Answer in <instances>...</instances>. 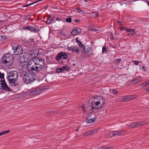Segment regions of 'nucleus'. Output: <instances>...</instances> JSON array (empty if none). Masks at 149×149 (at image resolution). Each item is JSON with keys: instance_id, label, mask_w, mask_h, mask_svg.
<instances>
[{"instance_id": "nucleus-1", "label": "nucleus", "mask_w": 149, "mask_h": 149, "mask_svg": "<svg viewBox=\"0 0 149 149\" xmlns=\"http://www.w3.org/2000/svg\"><path fill=\"white\" fill-rule=\"evenodd\" d=\"M7 79L9 84L12 86H16L18 84V72L15 70L7 72Z\"/></svg>"}, {"instance_id": "nucleus-2", "label": "nucleus", "mask_w": 149, "mask_h": 149, "mask_svg": "<svg viewBox=\"0 0 149 149\" xmlns=\"http://www.w3.org/2000/svg\"><path fill=\"white\" fill-rule=\"evenodd\" d=\"M22 76H24L23 80L26 83H29L36 80L37 77V72H31L28 73L26 71H22L20 72Z\"/></svg>"}, {"instance_id": "nucleus-3", "label": "nucleus", "mask_w": 149, "mask_h": 149, "mask_svg": "<svg viewBox=\"0 0 149 149\" xmlns=\"http://www.w3.org/2000/svg\"><path fill=\"white\" fill-rule=\"evenodd\" d=\"M96 104H94L93 102H92L90 104H88L86 107V112L88 114L93 112H95V109H99V107H97Z\"/></svg>"}, {"instance_id": "nucleus-4", "label": "nucleus", "mask_w": 149, "mask_h": 149, "mask_svg": "<svg viewBox=\"0 0 149 149\" xmlns=\"http://www.w3.org/2000/svg\"><path fill=\"white\" fill-rule=\"evenodd\" d=\"M13 58L12 56L9 54H6L3 57L2 61L3 63L7 65L8 63L10 65L12 63L11 60Z\"/></svg>"}, {"instance_id": "nucleus-5", "label": "nucleus", "mask_w": 149, "mask_h": 149, "mask_svg": "<svg viewBox=\"0 0 149 149\" xmlns=\"http://www.w3.org/2000/svg\"><path fill=\"white\" fill-rule=\"evenodd\" d=\"M97 99L98 100L97 101L93 102L94 104H96L97 107H99L100 109L101 107H102L105 104V100L101 96L97 97Z\"/></svg>"}, {"instance_id": "nucleus-6", "label": "nucleus", "mask_w": 149, "mask_h": 149, "mask_svg": "<svg viewBox=\"0 0 149 149\" xmlns=\"http://www.w3.org/2000/svg\"><path fill=\"white\" fill-rule=\"evenodd\" d=\"M2 89L6 91L12 92L13 91L11 89L9 86H8L5 80H3L2 81Z\"/></svg>"}, {"instance_id": "nucleus-7", "label": "nucleus", "mask_w": 149, "mask_h": 149, "mask_svg": "<svg viewBox=\"0 0 149 149\" xmlns=\"http://www.w3.org/2000/svg\"><path fill=\"white\" fill-rule=\"evenodd\" d=\"M67 55L66 54L62 52H61L58 54V56L56 58V59L58 60H59L61 58L66 59H67Z\"/></svg>"}, {"instance_id": "nucleus-8", "label": "nucleus", "mask_w": 149, "mask_h": 149, "mask_svg": "<svg viewBox=\"0 0 149 149\" xmlns=\"http://www.w3.org/2000/svg\"><path fill=\"white\" fill-rule=\"evenodd\" d=\"M20 66L21 67V69H22L21 72H22V71H26V70H28V67H29L28 65V63L26 62H24L21 63L20 65Z\"/></svg>"}, {"instance_id": "nucleus-9", "label": "nucleus", "mask_w": 149, "mask_h": 149, "mask_svg": "<svg viewBox=\"0 0 149 149\" xmlns=\"http://www.w3.org/2000/svg\"><path fill=\"white\" fill-rule=\"evenodd\" d=\"M38 71L41 70L43 68L44 65V62L40 58H38Z\"/></svg>"}, {"instance_id": "nucleus-10", "label": "nucleus", "mask_w": 149, "mask_h": 149, "mask_svg": "<svg viewBox=\"0 0 149 149\" xmlns=\"http://www.w3.org/2000/svg\"><path fill=\"white\" fill-rule=\"evenodd\" d=\"M36 59L35 58L34 59L33 58L32 61H31L30 62L28 63V70L29 71H33V65H35V60Z\"/></svg>"}, {"instance_id": "nucleus-11", "label": "nucleus", "mask_w": 149, "mask_h": 149, "mask_svg": "<svg viewBox=\"0 0 149 149\" xmlns=\"http://www.w3.org/2000/svg\"><path fill=\"white\" fill-rule=\"evenodd\" d=\"M68 49L70 52H76L77 54L79 53V49L77 47V46H75L74 47L71 46L68 47Z\"/></svg>"}, {"instance_id": "nucleus-12", "label": "nucleus", "mask_w": 149, "mask_h": 149, "mask_svg": "<svg viewBox=\"0 0 149 149\" xmlns=\"http://www.w3.org/2000/svg\"><path fill=\"white\" fill-rule=\"evenodd\" d=\"M23 49L21 46L18 47L17 48V50L16 52H14V54L15 55H19L23 53Z\"/></svg>"}, {"instance_id": "nucleus-13", "label": "nucleus", "mask_w": 149, "mask_h": 149, "mask_svg": "<svg viewBox=\"0 0 149 149\" xmlns=\"http://www.w3.org/2000/svg\"><path fill=\"white\" fill-rule=\"evenodd\" d=\"M77 28L73 29L72 31H71V35L72 36H74L77 35V34H78L81 32V31L80 29H77Z\"/></svg>"}, {"instance_id": "nucleus-14", "label": "nucleus", "mask_w": 149, "mask_h": 149, "mask_svg": "<svg viewBox=\"0 0 149 149\" xmlns=\"http://www.w3.org/2000/svg\"><path fill=\"white\" fill-rule=\"evenodd\" d=\"M24 29L26 30H29L31 32L34 31V32H37V30L34 27L31 26H28L24 28Z\"/></svg>"}, {"instance_id": "nucleus-15", "label": "nucleus", "mask_w": 149, "mask_h": 149, "mask_svg": "<svg viewBox=\"0 0 149 149\" xmlns=\"http://www.w3.org/2000/svg\"><path fill=\"white\" fill-rule=\"evenodd\" d=\"M129 127H131L132 128L136 127L139 126V122L133 123L132 124H130L128 125Z\"/></svg>"}, {"instance_id": "nucleus-16", "label": "nucleus", "mask_w": 149, "mask_h": 149, "mask_svg": "<svg viewBox=\"0 0 149 149\" xmlns=\"http://www.w3.org/2000/svg\"><path fill=\"white\" fill-rule=\"evenodd\" d=\"M113 136H114L115 135H120L122 134V133L123 132V131L122 130H120V131H113Z\"/></svg>"}, {"instance_id": "nucleus-17", "label": "nucleus", "mask_w": 149, "mask_h": 149, "mask_svg": "<svg viewBox=\"0 0 149 149\" xmlns=\"http://www.w3.org/2000/svg\"><path fill=\"white\" fill-rule=\"evenodd\" d=\"M45 89V87L42 86L38 87V94L42 92Z\"/></svg>"}, {"instance_id": "nucleus-18", "label": "nucleus", "mask_w": 149, "mask_h": 149, "mask_svg": "<svg viewBox=\"0 0 149 149\" xmlns=\"http://www.w3.org/2000/svg\"><path fill=\"white\" fill-rule=\"evenodd\" d=\"M20 45H18V44L16 43H13L12 45V49L13 50L14 52H16V50H17V48Z\"/></svg>"}, {"instance_id": "nucleus-19", "label": "nucleus", "mask_w": 149, "mask_h": 149, "mask_svg": "<svg viewBox=\"0 0 149 149\" xmlns=\"http://www.w3.org/2000/svg\"><path fill=\"white\" fill-rule=\"evenodd\" d=\"M6 39V37L5 36H0V43H3L5 41Z\"/></svg>"}, {"instance_id": "nucleus-20", "label": "nucleus", "mask_w": 149, "mask_h": 149, "mask_svg": "<svg viewBox=\"0 0 149 149\" xmlns=\"http://www.w3.org/2000/svg\"><path fill=\"white\" fill-rule=\"evenodd\" d=\"M75 41L78 43V45L80 47H84V46L82 44L81 42L79 40L78 37L76 38Z\"/></svg>"}, {"instance_id": "nucleus-21", "label": "nucleus", "mask_w": 149, "mask_h": 149, "mask_svg": "<svg viewBox=\"0 0 149 149\" xmlns=\"http://www.w3.org/2000/svg\"><path fill=\"white\" fill-rule=\"evenodd\" d=\"M36 61V60H35V65H33V71H35L36 72H37V63Z\"/></svg>"}, {"instance_id": "nucleus-22", "label": "nucleus", "mask_w": 149, "mask_h": 149, "mask_svg": "<svg viewBox=\"0 0 149 149\" xmlns=\"http://www.w3.org/2000/svg\"><path fill=\"white\" fill-rule=\"evenodd\" d=\"M96 118H90L89 119H88L87 121V123H93L95 122Z\"/></svg>"}, {"instance_id": "nucleus-23", "label": "nucleus", "mask_w": 149, "mask_h": 149, "mask_svg": "<svg viewBox=\"0 0 149 149\" xmlns=\"http://www.w3.org/2000/svg\"><path fill=\"white\" fill-rule=\"evenodd\" d=\"M149 85V80L146 82H144L141 85V86L142 87L147 86Z\"/></svg>"}, {"instance_id": "nucleus-24", "label": "nucleus", "mask_w": 149, "mask_h": 149, "mask_svg": "<svg viewBox=\"0 0 149 149\" xmlns=\"http://www.w3.org/2000/svg\"><path fill=\"white\" fill-rule=\"evenodd\" d=\"M10 132V130L3 131L0 132V136L4 134L8 133Z\"/></svg>"}, {"instance_id": "nucleus-25", "label": "nucleus", "mask_w": 149, "mask_h": 149, "mask_svg": "<svg viewBox=\"0 0 149 149\" xmlns=\"http://www.w3.org/2000/svg\"><path fill=\"white\" fill-rule=\"evenodd\" d=\"M4 74L2 73L0 71V80H5L4 78Z\"/></svg>"}, {"instance_id": "nucleus-26", "label": "nucleus", "mask_w": 149, "mask_h": 149, "mask_svg": "<svg viewBox=\"0 0 149 149\" xmlns=\"http://www.w3.org/2000/svg\"><path fill=\"white\" fill-rule=\"evenodd\" d=\"M31 93L32 95H36L37 94V89H35L32 90L31 92Z\"/></svg>"}, {"instance_id": "nucleus-27", "label": "nucleus", "mask_w": 149, "mask_h": 149, "mask_svg": "<svg viewBox=\"0 0 149 149\" xmlns=\"http://www.w3.org/2000/svg\"><path fill=\"white\" fill-rule=\"evenodd\" d=\"M64 71L63 67V66L60 68H58L57 69V72L58 73L63 72Z\"/></svg>"}, {"instance_id": "nucleus-28", "label": "nucleus", "mask_w": 149, "mask_h": 149, "mask_svg": "<svg viewBox=\"0 0 149 149\" xmlns=\"http://www.w3.org/2000/svg\"><path fill=\"white\" fill-rule=\"evenodd\" d=\"M141 79L140 78H136L135 79H133L132 81L133 82H134L135 83H137L140 81Z\"/></svg>"}, {"instance_id": "nucleus-29", "label": "nucleus", "mask_w": 149, "mask_h": 149, "mask_svg": "<svg viewBox=\"0 0 149 149\" xmlns=\"http://www.w3.org/2000/svg\"><path fill=\"white\" fill-rule=\"evenodd\" d=\"M66 21L68 23H70L72 22V18L71 16H70L68 18H66Z\"/></svg>"}, {"instance_id": "nucleus-30", "label": "nucleus", "mask_w": 149, "mask_h": 149, "mask_svg": "<svg viewBox=\"0 0 149 149\" xmlns=\"http://www.w3.org/2000/svg\"><path fill=\"white\" fill-rule=\"evenodd\" d=\"M106 49L107 48L106 47V46L105 45H104V46L102 48V53L104 54V52L106 53L107 52V51H106Z\"/></svg>"}, {"instance_id": "nucleus-31", "label": "nucleus", "mask_w": 149, "mask_h": 149, "mask_svg": "<svg viewBox=\"0 0 149 149\" xmlns=\"http://www.w3.org/2000/svg\"><path fill=\"white\" fill-rule=\"evenodd\" d=\"M90 133H91L89 131H88L85 133H83V135L84 136H88L90 135Z\"/></svg>"}, {"instance_id": "nucleus-32", "label": "nucleus", "mask_w": 149, "mask_h": 149, "mask_svg": "<svg viewBox=\"0 0 149 149\" xmlns=\"http://www.w3.org/2000/svg\"><path fill=\"white\" fill-rule=\"evenodd\" d=\"M37 3V1H36L35 2H34L28 4L27 5L24 6H23V7H27V6H30V5H33V4H35L36 3Z\"/></svg>"}, {"instance_id": "nucleus-33", "label": "nucleus", "mask_w": 149, "mask_h": 149, "mask_svg": "<svg viewBox=\"0 0 149 149\" xmlns=\"http://www.w3.org/2000/svg\"><path fill=\"white\" fill-rule=\"evenodd\" d=\"M146 122L143 121V122H139V126L140 125H143L146 124Z\"/></svg>"}, {"instance_id": "nucleus-34", "label": "nucleus", "mask_w": 149, "mask_h": 149, "mask_svg": "<svg viewBox=\"0 0 149 149\" xmlns=\"http://www.w3.org/2000/svg\"><path fill=\"white\" fill-rule=\"evenodd\" d=\"M63 67L64 70H65L66 71H68L69 70V68L66 66H65Z\"/></svg>"}, {"instance_id": "nucleus-35", "label": "nucleus", "mask_w": 149, "mask_h": 149, "mask_svg": "<svg viewBox=\"0 0 149 149\" xmlns=\"http://www.w3.org/2000/svg\"><path fill=\"white\" fill-rule=\"evenodd\" d=\"M76 10L79 13L83 12V10H81V9H80L79 8H76Z\"/></svg>"}, {"instance_id": "nucleus-36", "label": "nucleus", "mask_w": 149, "mask_h": 149, "mask_svg": "<svg viewBox=\"0 0 149 149\" xmlns=\"http://www.w3.org/2000/svg\"><path fill=\"white\" fill-rule=\"evenodd\" d=\"M130 100H132L135 99L136 98V97L134 95H133L132 96H130Z\"/></svg>"}, {"instance_id": "nucleus-37", "label": "nucleus", "mask_w": 149, "mask_h": 149, "mask_svg": "<svg viewBox=\"0 0 149 149\" xmlns=\"http://www.w3.org/2000/svg\"><path fill=\"white\" fill-rule=\"evenodd\" d=\"M45 0H38V4L45 2Z\"/></svg>"}, {"instance_id": "nucleus-38", "label": "nucleus", "mask_w": 149, "mask_h": 149, "mask_svg": "<svg viewBox=\"0 0 149 149\" xmlns=\"http://www.w3.org/2000/svg\"><path fill=\"white\" fill-rule=\"evenodd\" d=\"M96 131V130H93L91 131H89V132H90L91 133H90V135H91L93 134H94V132H95Z\"/></svg>"}, {"instance_id": "nucleus-39", "label": "nucleus", "mask_w": 149, "mask_h": 149, "mask_svg": "<svg viewBox=\"0 0 149 149\" xmlns=\"http://www.w3.org/2000/svg\"><path fill=\"white\" fill-rule=\"evenodd\" d=\"M112 91L113 92V93H114L115 94V95H116L118 93L116 89H113L112 90Z\"/></svg>"}, {"instance_id": "nucleus-40", "label": "nucleus", "mask_w": 149, "mask_h": 149, "mask_svg": "<svg viewBox=\"0 0 149 149\" xmlns=\"http://www.w3.org/2000/svg\"><path fill=\"white\" fill-rule=\"evenodd\" d=\"M31 17V16L30 15H27L25 18V20H28L30 17Z\"/></svg>"}, {"instance_id": "nucleus-41", "label": "nucleus", "mask_w": 149, "mask_h": 149, "mask_svg": "<svg viewBox=\"0 0 149 149\" xmlns=\"http://www.w3.org/2000/svg\"><path fill=\"white\" fill-rule=\"evenodd\" d=\"M134 31V29H127V32H132L133 31Z\"/></svg>"}, {"instance_id": "nucleus-42", "label": "nucleus", "mask_w": 149, "mask_h": 149, "mask_svg": "<svg viewBox=\"0 0 149 149\" xmlns=\"http://www.w3.org/2000/svg\"><path fill=\"white\" fill-rule=\"evenodd\" d=\"M130 96H125L126 99V101L130 100Z\"/></svg>"}, {"instance_id": "nucleus-43", "label": "nucleus", "mask_w": 149, "mask_h": 149, "mask_svg": "<svg viewBox=\"0 0 149 149\" xmlns=\"http://www.w3.org/2000/svg\"><path fill=\"white\" fill-rule=\"evenodd\" d=\"M121 61V60L120 58H118L116 59L115 61L116 62L119 63Z\"/></svg>"}, {"instance_id": "nucleus-44", "label": "nucleus", "mask_w": 149, "mask_h": 149, "mask_svg": "<svg viewBox=\"0 0 149 149\" xmlns=\"http://www.w3.org/2000/svg\"><path fill=\"white\" fill-rule=\"evenodd\" d=\"M121 101L123 102H124L125 101H126V97H125V98L122 97Z\"/></svg>"}, {"instance_id": "nucleus-45", "label": "nucleus", "mask_w": 149, "mask_h": 149, "mask_svg": "<svg viewBox=\"0 0 149 149\" xmlns=\"http://www.w3.org/2000/svg\"><path fill=\"white\" fill-rule=\"evenodd\" d=\"M2 81L3 80H0V90L2 89Z\"/></svg>"}, {"instance_id": "nucleus-46", "label": "nucleus", "mask_w": 149, "mask_h": 149, "mask_svg": "<svg viewBox=\"0 0 149 149\" xmlns=\"http://www.w3.org/2000/svg\"><path fill=\"white\" fill-rule=\"evenodd\" d=\"M139 62H140V61H134V63L136 65H138V63Z\"/></svg>"}, {"instance_id": "nucleus-47", "label": "nucleus", "mask_w": 149, "mask_h": 149, "mask_svg": "<svg viewBox=\"0 0 149 149\" xmlns=\"http://www.w3.org/2000/svg\"><path fill=\"white\" fill-rule=\"evenodd\" d=\"M83 50L85 53H87L90 51L89 50H86L85 47H84V48L83 49Z\"/></svg>"}, {"instance_id": "nucleus-48", "label": "nucleus", "mask_w": 149, "mask_h": 149, "mask_svg": "<svg viewBox=\"0 0 149 149\" xmlns=\"http://www.w3.org/2000/svg\"><path fill=\"white\" fill-rule=\"evenodd\" d=\"M93 13L94 14V15L95 17H97L98 16V13L95 12H93Z\"/></svg>"}, {"instance_id": "nucleus-49", "label": "nucleus", "mask_w": 149, "mask_h": 149, "mask_svg": "<svg viewBox=\"0 0 149 149\" xmlns=\"http://www.w3.org/2000/svg\"><path fill=\"white\" fill-rule=\"evenodd\" d=\"M51 22V20L50 19H47V20L46 21V22L47 24H49L50 22Z\"/></svg>"}, {"instance_id": "nucleus-50", "label": "nucleus", "mask_w": 149, "mask_h": 149, "mask_svg": "<svg viewBox=\"0 0 149 149\" xmlns=\"http://www.w3.org/2000/svg\"><path fill=\"white\" fill-rule=\"evenodd\" d=\"M113 132H110L109 133V136L110 137H112V136H114L113 135Z\"/></svg>"}, {"instance_id": "nucleus-51", "label": "nucleus", "mask_w": 149, "mask_h": 149, "mask_svg": "<svg viewBox=\"0 0 149 149\" xmlns=\"http://www.w3.org/2000/svg\"><path fill=\"white\" fill-rule=\"evenodd\" d=\"M91 30L92 31H97L98 30L97 29H91Z\"/></svg>"}, {"instance_id": "nucleus-52", "label": "nucleus", "mask_w": 149, "mask_h": 149, "mask_svg": "<svg viewBox=\"0 0 149 149\" xmlns=\"http://www.w3.org/2000/svg\"><path fill=\"white\" fill-rule=\"evenodd\" d=\"M80 21L79 20L77 19H75L74 20V22H80Z\"/></svg>"}, {"instance_id": "nucleus-53", "label": "nucleus", "mask_w": 149, "mask_h": 149, "mask_svg": "<svg viewBox=\"0 0 149 149\" xmlns=\"http://www.w3.org/2000/svg\"><path fill=\"white\" fill-rule=\"evenodd\" d=\"M135 30L134 31H132V32H130V34L132 35H133L134 33H135Z\"/></svg>"}, {"instance_id": "nucleus-54", "label": "nucleus", "mask_w": 149, "mask_h": 149, "mask_svg": "<svg viewBox=\"0 0 149 149\" xmlns=\"http://www.w3.org/2000/svg\"><path fill=\"white\" fill-rule=\"evenodd\" d=\"M117 23H118V24L119 25V26H121L122 25V24L121 22L119 21H117Z\"/></svg>"}, {"instance_id": "nucleus-55", "label": "nucleus", "mask_w": 149, "mask_h": 149, "mask_svg": "<svg viewBox=\"0 0 149 149\" xmlns=\"http://www.w3.org/2000/svg\"><path fill=\"white\" fill-rule=\"evenodd\" d=\"M110 148H109V147H105L102 148L101 149H110Z\"/></svg>"}, {"instance_id": "nucleus-56", "label": "nucleus", "mask_w": 149, "mask_h": 149, "mask_svg": "<svg viewBox=\"0 0 149 149\" xmlns=\"http://www.w3.org/2000/svg\"><path fill=\"white\" fill-rule=\"evenodd\" d=\"M48 19H50L51 21H52L53 19V18L52 17H48Z\"/></svg>"}, {"instance_id": "nucleus-57", "label": "nucleus", "mask_w": 149, "mask_h": 149, "mask_svg": "<svg viewBox=\"0 0 149 149\" xmlns=\"http://www.w3.org/2000/svg\"><path fill=\"white\" fill-rule=\"evenodd\" d=\"M84 107H85V106L84 105H82L81 106V107L83 109V111H85Z\"/></svg>"}, {"instance_id": "nucleus-58", "label": "nucleus", "mask_w": 149, "mask_h": 149, "mask_svg": "<svg viewBox=\"0 0 149 149\" xmlns=\"http://www.w3.org/2000/svg\"><path fill=\"white\" fill-rule=\"evenodd\" d=\"M146 91H147L149 92V87L146 88Z\"/></svg>"}, {"instance_id": "nucleus-59", "label": "nucleus", "mask_w": 149, "mask_h": 149, "mask_svg": "<svg viewBox=\"0 0 149 149\" xmlns=\"http://www.w3.org/2000/svg\"><path fill=\"white\" fill-rule=\"evenodd\" d=\"M145 66H143V67H142V69H143V70H145Z\"/></svg>"}, {"instance_id": "nucleus-60", "label": "nucleus", "mask_w": 149, "mask_h": 149, "mask_svg": "<svg viewBox=\"0 0 149 149\" xmlns=\"http://www.w3.org/2000/svg\"><path fill=\"white\" fill-rule=\"evenodd\" d=\"M147 2L148 3V5L149 6V1H147Z\"/></svg>"}, {"instance_id": "nucleus-61", "label": "nucleus", "mask_w": 149, "mask_h": 149, "mask_svg": "<svg viewBox=\"0 0 149 149\" xmlns=\"http://www.w3.org/2000/svg\"><path fill=\"white\" fill-rule=\"evenodd\" d=\"M87 50H89L90 51V49L88 48Z\"/></svg>"}, {"instance_id": "nucleus-62", "label": "nucleus", "mask_w": 149, "mask_h": 149, "mask_svg": "<svg viewBox=\"0 0 149 149\" xmlns=\"http://www.w3.org/2000/svg\"><path fill=\"white\" fill-rule=\"evenodd\" d=\"M85 1H88V0H84Z\"/></svg>"}, {"instance_id": "nucleus-63", "label": "nucleus", "mask_w": 149, "mask_h": 149, "mask_svg": "<svg viewBox=\"0 0 149 149\" xmlns=\"http://www.w3.org/2000/svg\"><path fill=\"white\" fill-rule=\"evenodd\" d=\"M120 30L122 31L123 30V29H121V28H120Z\"/></svg>"}, {"instance_id": "nucleus-64", "label": "nucleus", "mask_w": 149, "mask_h": 149, "mask_svg": "<svg viewBox=\"0 0 149 149\" xmlns=\"http://www.w3.org/2000/svg\"><path fill=\"white\" fill-rule=\"evenodd\" d=\"M78 129H76V130H75V131H78Z\"/></svg>"}]
</instances>
